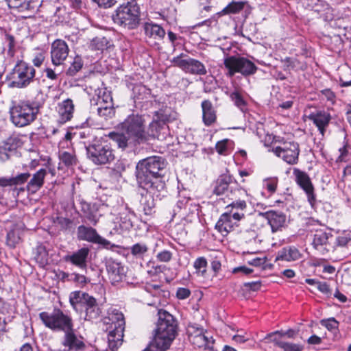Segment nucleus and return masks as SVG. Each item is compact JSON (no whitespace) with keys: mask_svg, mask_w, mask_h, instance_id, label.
I'll list each match as a JSON object with an SVG mask.
<instances>
[{"mask_svg":"<svg viewBox=\"0 0 351 351\" xmlns=\"http://www.w3.org/2000/svg\"><path fill=\"white\" fill-rule=\"evenodd\" d=\"M86 293L80 291H73L70 294L69 302L71 305L75 308L77 304H82Z\"/></svg>","mask_w":351,"mask_h":351,"instance_id":"3c124183","label":"nucleus"},{"mask_svg":"<svg viewBox=\"0 0 351 351\" xmlns=\"http://www.w3.org/2000/svg\"><path fill=\"white\" fill-rule=\"evenodd\" d=\"M202 122L206 127L214 125L217 121V112L212 101L204 99L201 103Z\"/></svg>","mask_w":351,"mask_h":351,"instance_id":"aec40b11","label":"nucleus"},{"mask_svg":"<svg viewBox=\"0 0 351 351\" xmlns=\"http://www.w3.org/2000/svg\"><path fill=\"white\" fill-rule=\"evenodd\" d=\"M164 125L165 124H162V121L154 119L149 124L148 131H147L149 135V140L151 138H158L160 134V131Z\"/></svg>","mask_w":351,"mask_h":351,"instance_id":"37998d69","label":"nucleus"},{"mask_svg":"<svg viewBox=\"0 0 351 351\" xmlns=\"http://www.w3.org/2000/svg\"><path fill=\"white\" fill-rule=\"evenodd\" d=\"M10 8L19 12L29 11L34 9L32 0H6Z\"/></svg>","mask_w":351,"mask_h":351,"instance_id":"c9c22d12","label":"nucleus"},{"mask_svg":"<svg viewBox=\"0 0 351 351\" xmlns=\"http://www.w3.org/2000/svg\"><path fill=\"white\" fill-rule=\"evenodd\" d=\"M230 97L237 106L240 107L245 105V102L242 95L239 92H233L231 94Z\"/></svg>","mask_w":351,"mask_h":351,"instance_id":"680f3d73","label":"nucleus"},{"mask_svg":"<svg viewBox=\"0 0 351 351\" xmlns=\"http://www.w3.org/2000/svg\"><path fill=\"white\" fill-rule=\"evenodd\" d=\"M132 93L134 98L139 102L147 99L152 95V90L141 83L134 85Z\"/></svg>","mask_w":351,"mask_h":351,"instance_id":"f704fd0d","label":"nucleus"},{"mask_svg":"<svg viewBox=\"0 0 351 351\" xmlns=\"http://www.w3.org/2000/svg\"><path fill=\"white\" fill-rule=\"evenodd\" d=\"M47 175V171L45 169H40L32 176V178L27 182L26 189L32 194L36 193L45 184V179Z\"/></svg>","mask_w":351,"mask_h":351,"instance_id":"a878e982","label":"nucleus"},{"mask_svg":"<svg viewBox=\"0 0 351 351\" xmlns=\"http://www.w3.org/2000/svg\"><path fill=\"white\" fill-rule=\"evenodd\" d=\"M146 194L142 195L140 204L143 208L144 214L146 215H151L154 213V208L156 206L154 196L159 197L161 192H158L157 194H152L146 191Z\"/></svg>","mask_w":351,"mask_h":351,"instance_id":"c756f323","label":"nucleus"},{"mask_svg":"<svg viewBox=\"0 0 351 351\" xmlns=\"http://www.w3.org/2000/svg\"><path fill=\"white\" fill-rule=\"evenodd\" d=\"M21 240L19 231L13 229L10 230L6 237V243L10 247H15L16 245L19 243Z\"/></svg>","mask_w":351,"mask_h":351,"instance_id":"8fccbe9b","label":"nucleus"},{"mask_svg":"<svg viewBox=\"0 0 351 351\" xmlns=\"http://www.w3.org/2000/svg\"><path fill=\"white\" fill-rule=\"evenodd\" d=\"M93 1L97 3L99 7L105 9L111 8L116 3L115 0H93Z\"/></svg>","mask_w":351,"mask_h":351,"instance_id":"338daca9","label":"nucleus"},{"mask_svg":"<svg viewBox=\"0 0 351 351\" xmlns=\"http://www.w3.org/2000/svg\"><path fill=\"white\" fill-rule=\"evenodd\" d=\"M203 333H204V328L197 326L195 324H189L186 328V334L190 341H193V339H195L199 335H202Z\"/></svg>","mask_w":351,"mask_h":351,"instance_id":"09e8293b","label":"nucleus"},{"mask_svg":"<svg viewBox=\"0 0 351 351\" xmlns=\"http://www.w3.org/2000/svg\"><path fill=\"white\" fill-rule=\"evenodd\" d=\"M40 112V105L32 100L15 101L10 108V120L16 127L23 128L32 123Z\"/></svg>","mask_w":351,"mask_h":351,"instance_id":"39448f33","label":"nucleus"},{"mask_svg":"<svg viewBox=\"0 0 351 351\" xmlns=\"http://www.w3.org/2000/svg\"><path fill=\"white\" fill-rule=\"evenodd\" d=\"M339 80L342 87L351 86V69L347 65L338 68Z\"/></svg>","mask_w":351,"mask_h":351,"instance_id":"4c0bfd02","label":"nucleus"},{"mask_svg":"<svg viewBox=\"0 0 351 351\" xmlns=\"http://www.w3.org/2000/svg\"><path fill=\"white\" fill-rule=\"evenodd\" d=\"M58 121L64 123L71 120L75 111V105L71 99L67 98L59 102L56 106Z\"/></svg>","mask_w":351,"mask_h":351,"instance_id":"6ab92c4d","label":"nucleus"},{"mask_svg":"<svg viewBox=\"0 0 351 351\" xmlns=\"http://www.w3.org/2000/svg\"><path fill=\"white\" fill-rule=\"evenodd\" d=\"M173 257V254L169 250H162L158 252L156 255V258L160 262L168 263L169 262Z\"/></svg>","mask_w":351,"mask_h":351,"instance_id":"13d9d810","label":"nucleus"},{"mask_svg":"<svg viewBox=\"0 0 351 351\" xmlns=\"http://www.w3.org/2000/svg\"><path fill=\"white\" fill-rule=\"evenodd\" d=\"M97 113L99 117L108 119L114 116L115 110L113 105H100L97 108Z\"/></svg>","mask_w":351,"mask_h":351,"instance_id":"49530a36","label":"nucleus"},{"mask_svg":"<svg viewBox=\"0 0 351 351\" xmlns=\"http://www.w3.org/2000/svg\"><path fill=\"white\" fill-rule=\"evenodd\" d=\"M301 257L302 254L295 246H285L278 252L276 261L291 262L298 261Z\"/></svg>","mask_w":351,"mask_h":351,"instance_id":"bb28decb","label":"nucleus"},{"mask_svg":"<svg viewBox=\"0 0 351 351\" xmlns=\"http://www.w3.org/2000/svg\"><path fill=\"white\" fill-rule=\"evenodd\" d=\"M144 34L146 38L154 40H162L166 35L165 29L153 21L145 22L143 25Z\"/></svg>","mask_w":351,"mask_h":351,"instance_id":"5701e85b","label":"nucleus"},{"mask_svg":"<svg viewBox=\"0 0 351 351\" xmlns=\"http://www.w3.org/2000/svg\"><path fill=\"white\" fill-rule=\"evenodd\" d=\"M45 59V53L43 52H39L35 54L32 59L34 65L36 67H40Z\"/></svg>","mask_w":351,"mask_h":351,"instance_id":"774afa93","label":"nucleus"},{"mask_svg":"<svg viewBox=\"0 0 351 351\" xmlns=\"http://www.w3.org/2000/svg\"><path fill=\"white\" fill-rule=\"evenodd\" d=\"M39 318L46 328L53 331L63 332L71 329L73 325L71 317L60 308H54L51 313L43 311L39 313Z\"/></svg>","mask_w":351,"mask_h":351,"instance_id":"1a4fd4ad","label":"nucleus"},{"mask_svg":"<svg viewBox=\"0 0 351 351\" xmlns=\"http://www.w3.org/2000/svg\"><path fill=\"white\" fill-rule=\"evenodd\" d=\"M4 40L8 43V54L14 56L15 53L16 40L13 35L5 32Z\"/></svg>","mask_w":351,"mask_h":351,"instance_id":"5fc2aeb1","label":"nucleus"},{"mask_svg":"<svg viewBox=\"0 0 351 351\" xmlns=\"http://www.w3.org/2000/svg\"><path fill=\"white\" fill-rule=\"evenodd\" d=\"M228 139H223L217 142L215 145V149L220 155H226L228 149Z\"/></svg>","mask_w":351,"mask_h":351,"instance_id":"052dcab7","label":"nucleus"},{"mask_svg":"<svg viewBox=\"0 0 351 351\" xmlns=\"http://www.w3.org/2000/svg\"><path fill=\"white\" fill-rule=\"evenodd\" d=\"M207 266V260L204 256L197 258L193 263L197 275L204 278L208 276Z\"/></svg>","mask_w":351,"mask_h":351,"instance_id":"58836bf2","label":"nucleus"},{"mask_svg":"<svg viewBox=\"0 0 351 351\" xmlns=\"http://www.w3.org/2000/svg\"><path fill=\"white\" fill-rule=\"evenodd\" d=\"M106 270L112 283L119 282L125 277V267L117 260L110 258L106 262Z\"/></svg>","mask_w":351,"mask_h":351,"instance_id":"a211bd4d","label":"nucleus"},{"mask_svg":"<svg viewBox=\"0 0 351 351\" xmlns=\"http://www.w3.org/2000/svg\"><path fill=\"white\" fill-rule=\"evenodd\" d=\"M239 222L237 219H234L232 215L228 213H223L217 220L215 228L223 237H226L229 233L235 230L239 227Z\"/></svg>","mask_w":351,"mask_h":351,"instance_id":"f3484780","label":"nucleus"},{"mask_svg":"<svg viewBox=\"0 0 351 351\" xmlns=\"http://www.w3.org/2000/svg\"><path fill=\"white\" fill-rule=\"evenodd\" d=\"M154 116L156 117V119L162 121V124H166L175 119L173 111L167 105H163L162 108L156 110L154 112Z\"/></svg>","mask_w":351,"mask_h":351,"instance_id":"72a5a7b5","label":"nucleus"},{"mask_svg":"<svg viewBox=\"0 0 351 351\" xmlns=\"http://www.w3.org/2000/svg\"><path fill=\"white\" fill-rule=\"evenodd\" d=\"M59 159L68 168L75 166L77 163V158L75 154L66 151L62 152L59 154Z\"/></svg>","mask_w":351,"mask_h":351,"instance_id":"79ce46f5","label":"nucleus"},{"mask_svg":"<svg viewBox=\"0 0 351 351\" xmlns=\"http://www.w3.org/2000/svg\"><path fill=\"white\" fill-rule=\"evenodd\" d=\"M86 153L88 158L97 165L109 164L115 158L114 150L107 141L89 145Z\"/></svg>","mask_w":351,"mask_h":351,"instance_id":"9d476101","label":"nucleus"},{"mask_svg":"<svg viewBox=\"0 0 351 351\" xmlns=\"http://www.w3.org/2000/svg\"><path fill=\"white\" fill-rule=\"evenodd\" d=\"M21 145L20 139L16 136H10L0 144V160L7 161L11 153L14 152Z\"/></svg>","mask_w":351,"mask_h":351,"instance_id":"b1692460","label":"nucleus"},{"mask_svg":"<svg viewBox=\"0 0 351 351\" xmlns=\"http://www.w3.org/2000/svg\"><path fill=\"white\" fill-rule=\"evenodd\" d=\"M112 19L128 30L137 29L141 23V8L136 0H124L114 10Z\"/></svg>","mask_w":351,"mask_h":351,"instance_id":"20e7f679","label":"nucleus"},{"mask_svg":"<svg viewBox=\"0 0 351 351\" xmlns=\"http://www.w3.org/2000/svg\"><path fill=\"white\" fill-rule=\"evenodd\" d=\"M308 118L317 126L320 134L324 135L326 128L329 123V114L319 111L315 113H311Z\"/></svg>","mask_w":351,"mask_h":351,"instance_id":"cd10ccee","label":"nucleus"},{"mask_svg":"<svg viewBox=\"0 0 351 351\" xmlns=\"http://www.w3.org/2000/svg\"><path fill=\"white\" fill-rule=\"evenodd\" d=\"M191 291L188 288L179 287L176 291V297L179 300H185L191 295Z\"/></svg>","mask_w":351,"mask_h":351,"instance_id":"e2e57ef3","label":"nucleus"},{"mask_svg":"<svg viewBox=\"0 0 351 351\" xmlns=\"http://www.w3.org/2000/svg\"><path fill=\"white\" fill-rule=\"evenodd\" d=\"M86 319L89 321H93L98 319L101 313V310L99 307L98 304L95 305L91 308H86Z\"/></svg>","mask_w":351,"mask_h":351,"instance_id":"603ef678","label":"nucleus"},{"mask_svg":"<svg viewBox=\"0 0 351 351\" xmlns=\"http://www.w3.org/2000/svg\"><path fill=\"white\" fill-rule=\"evenodd\" d=\"M315 248L322 254L328 252V235L323 231H317L314 235L313 242Z\"/></svg>","mask_w":351,"mask_h":351,"instance_id":"7c9ffc66","label":"nucleus"},{"mask_svg":"<svg viewBox=\"0 0 351 351\" xmlns=\"http://www.w3.org/2000/svg\"><path fill=\"white\" fill-rule=\"evenodd\" d=\"M246 1H232L222 10L217 12L219 16L224 15L237 14L240 13L245 8Z\"/></svg>","mask_w":351,"mask_h":351,"instance_id":"2f4dec72","label":"nucleus"},{"mask_svg":"<svg viewBox=\"0 0 351 351\" xmlns=\"http://www.w3.org/2000/svg\"><path fill=\"white\" fill-rule=\"evenodd\" d=\"M172 62L185 73L197 75H204L207 73L206 66L202 62L189 58L183 53L173 57Z\"/></svg>","mask_w":351,"mask_h":351,"instance_id":"f8f14e48","label":"nucleus"},{"mask_svg":"<svg viewBox=\"0 0 351 351\" xmlns=\"http://www.w3.org/2000/svg\"><path fill=\"white\" fill-rule=\"evenodd\" d=\"M147 251V245L143 243H137L130 247L131 254L136 258H143Z\"/></svg>","mask_w":351,"mask_h":351,"instance_id":"a18cd8bd","label":"nucleus"},{"mask_svg":"<svg viewBox=\"0 0 351 351\" xmlns=\"http://www.w3.org/2000/svg\"><path fill=\"white\" fill-rule=\"evenodd\" d=\"M195 347L204 350H213L215 340L212 336L208 337L206 333L199 335L193 341H190Z\"/></svg>","mask_w":351,"mask_h":351,"instance_id":"473e14b6","label":"nucleus"},{"mask_svg":"<svg viewBox=\"0 0 351 351\" xmlns=\"http://www.w3.org/2000/svg\"><path fill=\"white\" fill-rule=\"evenodd\" d=\"M210 267H211V270L213 272V276H216L221 268V263L220 260L217 259V258H215L210 262Z\"/></svg>","mask_w":351,"mask_h":351,"instance_id":"69168bd1","label":"nucleus"},{"mask_svg":"<svg viewBox=\"0 0 351 351\" xmlns=\"http://www.w3.org/2000/svg\"><path fill=\"white\" fill-rule=\"evenodd\" d=\"M122 128L130 136L134 145L143 144L149 141L145 120L142 115L132 114L128 116L122 123Z\"/></svg>","mask_w":351,"mask_h":351,"instance_id":"423d86ee","label":"nucleus"},{"mask_svg":"<svg viewBox=\"0 0 351 351\" xmlns=\"http://www.w3.org/2000/svg\"><path fill=\"white\" fill-rule=\"evenodd\" d=\"M223 65L227 70L226 76L233 77L236 73H241L243 77L254 75L258 67L250 60L240 56H228L223 59Z\"/></svg>","mask_w":351,"mask_h":351,"instance_id":"6e6552de","label":"nucleus"},{"mask_svg":"<svg viewBox=\"0 0 351 351\" xmlns=\"http://www.w3.org/2000/svg\"><path fill=\"white\" fill-rule=\"evenodd\" d=\"M36 69L24 60H18L10 73V86L25 88L38 79Z\"/></svg>","mask_w":351,"mask_h":351,"instance_id":"0eeeda50","label":"nucleus"},{"mask_svg":"<svg viewBox=\"0 0 351 351\" xmlns=\"http://www.w3.org/2000/svg\"><path fill=\"white\" fill-rule=\"evenodd\" d=\"M31 174L29 172L21 173L16 175L14 177L11 178V184L13 186H19L25 184L29 178H30Z\"/></svg>","mask_w":351,"mask_h":351,"instance_id":"864d4df0","label":"nucleus"},{"mask_svg":"<svg viewBox=\"0 0 351 351\" xmlns=\"http://www.w3.org/2000/svg\"><path fill=\"white\" fill-rule=\"evenodd\" d=\"M64 335L62 341V345L64 347V351H71L72 350H80L85 347L84 343L79 340L75 334L73 325L71 329L63 331Z\"/></svg>","mask_w":351,"mask_h":351,"instance_id":"412c9836","label":"nucleus"},{"mask_svg":"<svg viewBox=\"0 0 351 351\" xmlns=\"http://www.w3.org/2000/svg\"><path fill=\"white\" fill-rule=\"evenodd\" d=\"M108 40L105 37H96L93 39L91 46L95 50L103 51L108 47Z\"/></svg>","mask_w":351,"mask_h":351,"instance_id":"4d7b16f0","label":"nucleus"},{"mask_svg":"<svg viewBox=\"0 0 351 351\" xmlns=\"http://www.w3.org/2000/svg\"><path fill=\"white\" fill-rule=\"evenodd\" d=\"M82 305L85 306V308H91L93 307L95 305H97V303L96 299L94 297L86 293Z\"/></svg>","mask_w":351,"mask_h":351,"instance_id":"0e129e2a","label":"nucleus"},{"mask_svg":"<svg viewBox=\"0 0 351 351\" xmlns=\"http://www.w3.org/2000/svg\"><path fill=\"white\" fill-rule=\"evenodd\" d=\"M109 137L114 141L119 148L125 149L129 144L132 143L128 135L124 133L112 132L109 134Z\"/></svg>","mask_w":351,"mask_h":351,"instance_id":"e433bc0d","label":"nucleus"},{"mask_svg":"<svg viewBox=\"0 0 351 351\" xmlns=\"http://www.w3.org/2000/svg\"><path fill=\"white\" fill-rule=\"evenodd\" d=\"M108 330L109 331L108 335L109 348L112 351H117L123 343L125 330L113 328Z\"/></svg>","mask_w":351,"mask_h":351,"instance_id":"c85d7f7f","label":"nucleus"},{"mask_svg":"<svg viewBox=\"0 0 351 351\" xmlns=\"http://www.w3.org/2000/svg\"><path fill=\"white\" fill-rule=\"evenodd\" d=\"M97 104L99 105H113V100L110 93L104 91L102 96L99 95Z\"/></svg>","mask_w":351,"mask_h":351,"instance_id":"bf43d9fd","label":"nucleus"},{"mask_svg":"<svg viewBox=\"0 0 351 351\" xmlns=\"http://www.w3.org/2000/svg\"><path fill=\"white\" fill-rule=\"evenodd\" d=\"M104 325L106 326V330L113 328L125 330V321L123 313L117 308L108 311L107 316L101 319Z\"/></svg>","mask_w":351,"mask_h":351,"instance_id":"dca6fc26","label":"nucleus"},{"mask_svg":"<svg viewBox=\"0 0 351 351\" xmlns=\"http://www.w3.org/2000/svg\"><path fill=\"white\" fill-rule=\"evenodd\" d=\"M293 175L295 177V182L305 192L307 199L311 206L315 204V195L314 187L308 175L299 169H294Z\"/></svg>","mask_w":351,"mask_h":351,"instance_id":"2eb2a0df","label":"nucleus"},{"mask_svg":"<svg viewBox=\"0 0 351 351\" xmlns=\"http://www.w3.org/2000/svg\"><path fill=\"white\" fill-rule=\"evenodd\" d=\"M132 227L133 224L128 215L120 217L119 229L121 233L129 231Z\"/></svg>","mask_w":351,"mask_h":351,"instance_id":"6e6d98bb","label":"nucleus"},{"mask_svg":"<svg viewBox=\"0 0 351 351\" xmlns=\"http://www.w3.org/2000/svg\"><path fill=\"white\" fill-rule=\"evenodd\" d=\"M167 162L159 156H152L139 160L135 169L138 186L142 189L157 194L166 189L165 181Z\"/></svg>","mask_w":351,"mask_h":351,"instance_id":"f257e3e1","label":"nucleus"},{"mask_svg":"<svg viewBox=\"0 0 351 351\" xmlns=\"http://www.w3.org/2000/svg\"><path fill=\"white\" fill-rule=\"evenodd\" d=\"M70 49L67 43L62 39H56L51 46V59L52 64L58 66L64 64Z\"/></svg>","mask_w":351,"mask_h":351,"instance_id":"4468645a","label":"nucleus"},{"mask_svg":"<svg viewBox=\"0 0 351 351\" xmlns=\"http://www.w3.org/2000/svg\"><path fill=\"white\" fill-rule=\"evenodd\" d=\"M77 238L80 241L97 244L99 247L106 250H113L117 247L115 244L101 237L97 230L91 226H79L77 228Z\"/></svg>","mask_w":351,"mask_h":351,"instance_id":"9b49d317","label":"nucleus"},{"mask_svg":"<svg viewBox=\"0 0 351 351\" xmlns=\"http://www.w3.org/2000/svg\"><path fill=\"white\" fill-rule=\"evenodd\" d=\"M263 216L267 219L272 232L281 230L285 226L286 215L281 212L269 210L263 213Z\"/></svg>","mask_w":351,"mask_h":351,"instance_id":"393cba45","label":"nucleus"},{"mask_svg":"<svg viewBox=\"0 0 351 351\" xmlns=\"http://www.w3.org/2000/svg\"><path fill=\"white\" fill-rule=\"evenodd\" d=\"M272 341L275 346L282 349L284 351H302L303 350V346L301 345L282 341L276 337L272 339Z\"/></svg>","mask_w":351,"mask_h":351,"instance_id":"a19ab883","label":"nucleus"},{"mask_svg":"<svg viewBox=\"0 0 351 351\" xmlns=\"http://www.w3.org/2000/svg\"><path fill=\"white\" fill-rule=\"evenodd\" d=\"M278 185V179L277 178H268L263 180V186L270 195L276 193Z\"/></svg>","mask_w":351,"mask_h":351,"instance_id":"de8ad7c7","label":"nucleus"},{"mask_svg":"<svg viewBox=\"0 0 351 351\" xmlns=\"http://www.w3.org/2000/svg\"><path fill=\"white\" fill-rule=\"evenodd\" d=\"M49 253L47 248L43 244H40L36 247L35 260L41 266L44 267L48 263Z\"/></svg>","mask_w":351,"mask_h":351,"instance_id":"ea45409f","label":"nucleus"},{"mask_svg":"<svg viewBox=\"0 0 351 351\" xmlns=\"http://www.w3.org/2000/svg\"><path fill=\"white\" fill-rule=\"evenodd\" d=\"M155 335L143 351H166L178 335V323L176 317L165 309L158 311Z\"/></svg>","mask_w":351,"mask_h":351,"instance_id":"7ed1b4c3","label":"nucleus"},{"mask_svg":"<svg viewBox=\"0 0 351 351\" xmlns=\"http://www.w3.org/2000/svg\"><path fill=\"white\" fill-rule=\"evenodd\" d=\"M83 67V61L80 56H76L73 62L71 64L66 71V75L69 76L75 75Z\"/></svg>","mask_w":351,"mask_h":351,"instance_id":"c03bdc74","label":"nucleus"},{"mask_svg":"<svg viewBox=\"0 0 351 351\" xmlns=\"http://www.w3.org/2000/svg\"><path fill=\"white\" fill-rule=\"evenodd\" d=\"M89 253V248L84 247L73 252L71 255L65 256L64 259L66 262L71 263L80 269H86Z\"/></svg>","mask_w":351,"mask_h":351,"instance_id":"4be33fe9","label":"nucleus"},{"mask_svg":"<svg viewBox=\"0 0 351 351\" xmlns=\"http://www.w3.org/2000/svg\"><path fill=\"white\" fill-rule=\"evenodd\" d=\"M280 143L272 149L274 154L289 165L297 164L300 152L299 144L295 141H280Z\"/></svg>","mask_w":351,"mask_h":351,"instance_id":"ddd939ff","label":"nucleus"},{"mask_svg":"<svg viewBox=\"0 0 351 351\" xmlns=\"http://www.w3.org/2000/svg\"><path fill=\"white\" fill-rule=\"evenodd\" d=\"M243 191L247 195V191L241 186L229 171L222 173L213 182V193L216 196H225L229 202L226 206V213L234 219L241 221L245 218L247 204L245 199H237V193Z\"/></svg>","mask_w":351,"mask_h":351,"instance_id":"f03ea898","label":"nucleus"}]
</instances>
